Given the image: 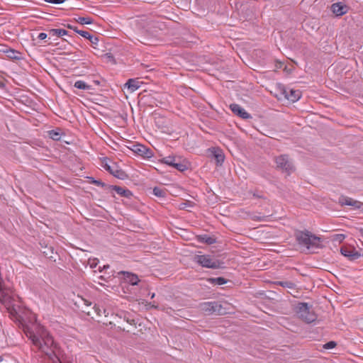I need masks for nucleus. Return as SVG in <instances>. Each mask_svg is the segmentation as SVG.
Returning <instances> with one entry per match:
<instances>
[{"mask_svg":"<svg viewBox=\"0 0 363 363\" xmlns=\"http://www.w3.org/2000/svg\"><path fill=\"white\" fill-rule=\"evenodd\" d=\"M24 316H26L28 322L32 324L30 327L26 326V331L24 330V333L30 340L33 345L53 362L55 360L60 362V348L50 333L45 327L37 323L35 314L24 308Z\"/></svg>","mask_w":363,"mask_h":363,"instance_id":"1","label":"nucleus"},{"mask_svg":"<svg viewBox=\"0 0 363 363\" xmlns=\"http://www.w3.org/2000/svg\"><path fill=\"white\" fill-rule=\"evenodd\" d=\"M296 238L298 244L306 247L308 250L313 251L314 250L322 247V241L320 238L317 237L308 231H301L297 233Z\"/></svg>","mask_w":363,"mask_h":363,"instance_id":"2","label":"nucleus"},{"mask_svg":"<svg viewBox=\"0 0 363 363\" xmlns=\"http://www.w3.org/2000/svg\"><path fill=\"white\" fill-rule=\"evenodd\" d=\"M194 261L203 267L211 269H218L222 265L218 259L206 255H197L194 256Z\"/></svg>","mask_w":363,"mask_h":363,"instance_id":"3","label":"nucleus"},{"mask_svg":"<svg viewBox=\"0 0 363 363\" xmlns=\"http://www.w3.org/2000/svg\"><path fill=\"white\" fill-rule=\"evenodd\" d=\"M162 162L169 166H171L180 172L187 169L189 164L187 161L180 157L168 156L162 160Z\"/></svg>","mask_w":363,"mask_h":363,"instance_id":"4","label":"nucleus"},{"mask_svg":"<svg viewBox=\"0 0 363 363\" xmlns=\"http://www.w3.org/2000/svg\"><path fill=\"white\" fill-rule=\"evenodd\" d=\"M296 312L299 318L307 323H311L315 320V313L310 309L307 303H299Z\"/></svg>","mask_w":363,"mask_h":363,"instance_id":"5","label":"nucleus"},{"mask_svg":"<svg viewBox=\"0 0 363 363\" xmlns=\"http://www.w3.org/2000/svg\"><path fill=\"white\" fill-rule=\"evenodd\" d=\"M277 168L279 169L288 174L294 171V166L292 162L288 158L286 155H280L275 159Z\"/></svg>","mask_w":363,"mask_h":363,"instance_id":"6","label":"nucleus"},{"mask_svg":"<svg viewBox=\"0 0 363 363\" xmlns=\"http://www.w3.org/2000/svg\"><path fill=\"white\" fill-rule=\"evenodd\" d=\"M200 307H201V310L208 315H210V314L220 315L222 313L221 306L216 301L206 302V303H201Z\"/></svg>","mask_w":363,"mask_h":363,"instance_id":"7","label":"nucleus"},{"mask_svg":"<svg viewBox=\"0 0 363 363\" xmlns=\"http://www.w3.org/2000/svg\"><path fill=\"white\" fill-rule=\"evenodd\" d=\"M281 92L284 95V98L291 102L297 101L301 96V94L299 90L290 88L283 87L281 89Z\"/></svg>","mask_w":363,"mask_h":363,"instance_id":"8","label":"nucleus"},{"mask_svg":"<svg viewBox=\"0 0 363 363\" xmlns=\"http://www.w3.org/2000/svg\"><path fill=\"white\" fill-rule=\"evenodd\" d=\"M338 203L341 206H352L354 209L360 208L362 206V203L354 200L352 198L341 196L338 199Z\"/></svg>","mask_w":363,"mask_h":363,"instance_id":"9","label":"nucleus"},{"mask_svg":"<svg viewBox=\"0 0 363 363\" xmlns=\"http://www.w3.org/2000/svg\"><path fill=\"white\" fill-rule=\"evenodd\" d=\"M340 253L350 261H354L360 257V254L354 248L346 246L340 248Z\"/></svg>","mask_w":363,"mask_h":363,"instance_id":"10","label":"nucleus"},{"mask_svg":"<svg viewBox=\"0 0 363 363\" xmlns=\"http://www.w3.org/2000/svg\"><path fill=\"white\" fill-rule=\"evenodd\" d=\"M104 167L116 178L123 179L125 177V172L123 170L119 169L114 163H106L104 164Z\"/></svg>","mask_w":363,"mask_h":363,"instance_id":"11","label":"nucleus"},{"mask_svg":"<svg viewBox=\"0 0 363 363\" xmlns=\"http://www.w3.org/2000/svg\"><path fill=\"white\" fill-rule=\"evenodd\" d=\"M132 150L137 155L145 158H150L152 156V152L145 146L136 144L133 146Z\"/></svg>","mask_w":363,"mask_h":363,"instance_id":"12","label":"nucleus"},{"mask_svg":"<svg viewBox=\"0 0 363 363\" xmlns=\"http://www.w3.org/2000/svg\"><path fill=\"white\" fill-rule=\"evenodd\" d=\"M231 111L242 118L247 119L251 118L250 115L240 105L233 104L230 106Z\"/></svg>","mask_w":363,"mask_h":363,"instance_id":"13","label":"nucleus"},{"mask_svg":"<svg viewBox=\"0 0 363 363\" xmlns=\"http://www.w3.org/2000/svg\"><path fill=\"white\" fill-rule=\"evenodd\" d=\"M333 12L336 16H342L347 12V6L341 2L335 3L331 6Z\"/></svg>","mask_w":363,"mask_h":363,"instance_id":"14","label":"nucleus"},{"mask_svg":"<svg viewBox=\"0 0 363 363\" xmlns=\"http://www.w3.org/2000/svg\"><path fill=\"white\" fill-rule=\"evenodd\" d=\"M209 152L212 154L218 165H221L225 160V156L223 151L219 148H211Z\"/></svg>","mask_w":363,"mask_h":363,"instance_id":"15","label":"nucleus"},{"mask_svg":"<svg viewBox=\"0 0 363 363\" xmlns=\"http://www.w3.org/2000/svg\"><path fill=\"white\" fill-rule=\"evenodd\" d=\"M142 82L135 79H130L125 84V87L128 88L130 92H134L140 87Z\"/></svg>","mask_w":363,"mask_h":363,"instance_id":"16","label":"nucleus"},{"mask_svg":"<svg viewBox=\"0 0 363 363\" xmlns=\"http://www.w3.org/2000/svg\"><path fill=\"white\" fill-rule=\"evenodd\" d=\"M9 313L11 319L18 323V326L21 327L23 325V318L19 312L16 311V309L13 307L9 309Z\"/></svg>","mask_w":363,"mask_h":363,"instance_id":"17","label":"nucleus"},{"mask_svg":"<svg viewBox=\"0 0 363 363\" xmlns=\"http://www.w3.org/2000/svg\"><path fill=\"white\" fill-rule=\"evenodd\" d=\"M120 273L124 275V279L131 285H137L140 281L138 276L135 274L125 272H121Z\"/></svg>","mask_w":363,"mask_h":363,"instance_id":"18","label":"nucleus"},{"mask_svg":"<svg viewBox=\"0 0 363 363\" xmlns=\"http://www.w3.org/2000/svg\"><path fill=\"white\" fill-rule=\"evenodd\" d=\"M111 189L114 190L118 194L125 198H130L132 196V193L128 189H123L117 186H110Z\"/></svg>","mask_w":363,"mask_h":363,"instance_id":"19","label":"nucleus"},{"mask_svg":"<svg viewBox=\"0 0 363 363\" xmlns=\"http://www.w3.org/2000/svg\"><path fill=\"white\" fill-rule=\"evenodd\" d=\"M67 30L64 29H50L48 30L50 38L51 37H61L67 35Z\"/></svg>","mask_w":363,"mask_h":363,"instance_id":"20","label":"nucleus"},{"mask_svg":"<svg viewBox=\"0 0 363 363\" xmlns=\"http://www.w3.org/2000/svg\"><path fill=\"white\" fill-rule=\"evenodd\" d=\"M70 28L73 29L75 32L78 33L79 35L83 36L85 38L89 39L91 43H95V41L97 40L96 38H94L89 32L84 30H78L72 26H69Z\"/></svg>","mask_w":363,"mask_h":363,"instance_id":"21","label":"nucleus"},{"mask_svg":"<svg viewBox=\"0 0 363 363\" xmlns=\"http://www.w3.org/2000/svg\"><path fill=\"white\" fill-rule=\"evenodd\" d=\"M41 250L42 252L48 258H53L52 255L54 254V249L52 247L48 245L43 246V245H41Z\"/></svg>","mask_w":363,"mask_h":363,"instance_id":"22","label":"nucleus"},{"mask_svg":"<svg viewBox=\"0 0 363 363\" xmlns=\"http://www.w3.org/2000/svg\"><path fill=\"white\" fill-rule=\"evenodd\" d=\"M6 53V56L11 59L14 60H21V53L20 52L16 51L14 50H7L5 51Z\"/></svg>","mask_w":363,"mask_h":363,"instance_id":"23","label":"nucleus"},{"mask_svg":"<svg viewBox=\"0 0 363 363\" xmlns=\"http://www.w3.org/2000/svg\"><path fill=\"white\" fill-rule=\"evenodd\" d=\"M74 86L77 89L82 90H89L91 87L90 85L87 84L85 82L82 80L75 82Z\"/></svg>","mask_w":363,"mask_h":363,"instance_id":"24","label":"nucleus"},{"mask_svg":"<svg viewBox=\"0 0 363 363\" xmlns=\"http://www.w3.org/2000/svg\"><path fill=\"white\" fill-rule=\"evenodd\" d=\"M208 281L214 285H223L227 282L226 280L223 277L210 278L208 279Z\"/></svg>","mask_w":363,"mask_h":363,"instance_id":"25","label":"nucleus"},{"mask_svg":"<svg viewBox=\"0 0 363 363\" xmlns=\"http://www.w3.org/2000/svg\"><path fill=\"white\" fill-rule=\"evenodd\" d=\"M77 21L81 24H91L92 18L90 17H79Z\"/></svg>","mask_w":363,"mask_h":363,"instance_id":"26","label":"nucleus"},{"mask_svg":"<svg viewBox=\"0 0 363 363\" xmlns=\"http://www.w3.org/2000/svg\"><path fill=\"white\" fill-rule=\"evenodd\" d=\"M346 238L344 234H335L332 236L331 240L333 242H342Z\"/></svg>","mask_w":363,"mask_h":363,"instance_id":"27","label":"nucleus"},{"mask_svg":"<svg viewBox=\"0 0 363 363\" xmlns=\"http://www.w3.org/2000/svg\"><path fill=\"white\" fill-rule=\"evenodd\" d=\"M153 194L157 197H164L165 191L159 187H155L153 189Z\"/></svg>","mask_w":363,"mask_h":363,"instance_id":"28","label":"nucleus"},{"mask_svg":"<svg viewBox=\"0 0 363 363\" xmlns=\"http://www.w3.org/2000/svg\"><path fill=\"white\" fill-rule=\"evenodd\" d=\"M49 136L50 138H52L54 140H58L60 138V133L55 130H50L49 131Z\"/></svg>","mask_w":363,"mask_h":363,"instance_id":"29","label":"nucleus"},{"mask_svg":"<svg viewBox=\"0 0 363 363\" xmlns=\"http://www.w3.org/2000/svg\"><path fill=\"white\" fill-rule=\"evenodd\" d=\"M336 342H334V341H330L328 342H327L326 344L324 345L323 347L325 349H333L334 348L335 346H336Z\"/></svg>","mask_w":363,"mask_h":363,"instance_id":"30","label":"nucleus"},{"mask_svg":"<svg viewBox=\"0 0 363 363\" xmlns=\"http://www.w3.org/2000/svg\"><path fill=\"white\" fill-rule=\"evenodd\" d=\"M279 284L282 286L287 287V288H289V289H292L294 286V284L292 282H289V281H281Z\"/></svg>","mask_w":363,"mask_h":363,"instance_id":"31","label":"nucleus"},{"mask_svg":"<svg viewBox=\"0 0 363 363\" xmlns=\"http://www.w3.org/2000/svg\"><path fill=\"white\" fill-rule=\"evenodd\" d=\"M201 240L203 242L208 244H212L213 242V239L207 236L201 237Z\"/></svg>","mask_w":363,"mask_h":363,"instance_id":"32","label":"nucleus"},{"mask_svg":"<svg viewBox=\"0 0 363 363\" xmlns=\"http://www.w3.org/2000/svg\"><path fill=\"white\" fill-rule=\"evenodd\" d=\"M45 2L52 4H60L64 3L66 0H44Z\"/></svg>","mask_w":363,"mask_h":363,"instance_id":"33","label":"nucleus"},{"mask_svg":"<svg viewBox=\"0 0 363 363\" xmlns=\"http://www.w3.org/2000/svg\"><path fill=\"white\" fill-rule=\"evenodd\" d=\"M48 33H40L38 34V38L40 39V40H45L47 37H48Z\"/></svg>","mask_w":363,"mask_h":363,"instance_id":"34","label":"nucleus"},{"mask_svg":"<svg viewBox=\"0 0 363 363\" xmlns=\"http://www.w3.org/2000/svg\"><path fill=\"white\" fill-rule=\"evenodd\" d=\"M89 264L91 268L96 267L97 265V262L96 259H94L92 261H89Z\"/></svg>","mask_w":363,"mask_h":363,"instance_id":"35","label":"nucleus"},{"mask_svg":"<svg viewBox=\"0 0 363 363\" xmlns=\"http://www.w3.org/2000/svg\"><path fill=\"white\" fill-rule=\"evenodd\" d=\"M188 206H189V205H188V203H187L184 202V203H182L179 205V208H180V209H184V208H186Z\"/></svg>","mask_w":363,"mask_h":363,"instance_id":"36","label":"nucleus"},{"mask_svg":"<svg viewBox=\"0 0 363 363\" xmlns=\"http://www.w3.org/2000/svg\"><path fill=\"white\" fill-rule=\"evenodd\" d=\"M93 183L97 186H104V184L103 182H101V181L94 180L93 182Z\"/></svg>","mask_w":363,"mask_h":363,"instance_id":"37","label":"nucleus"},{"mask_svg":"<svg viewBox=\"0 0 363 363\" xmlns=\"http://www.w3.org/2000/svg\"><path fill=\"white\" fill-rule=\"evenodd\" d=\"M82 301L85 306H91V302H89V301L82 299Z\"/></svg>","mask_w":363,"mask_h":363,"instance_id":"38","label":"nucleus"},{"mask_svg":"<svg viewBox=\"0 0 363 363\" xmlns=\"http://www.w3.org/2000/svg\"><path fill=\"white\" fill-rule=\"evenodd\" d=\"M93 309L95 311V312H96V313L97 315H100V312H101V311H100V309H99L98 307H96V306H95L93 308Z\"/></svg>","mask_w":363,"mask_h":363,"instance_id":"39","label":"nucleus"},{"mask_svg":"<svg viewBox=\"0 0 363 363\" xmlns=\"http://www.w3.org/2000/svg\"><path fill=\"white\" fill-rule=\"evenodd\" d=\"M147 306L148 308H157V306H155V305H154V304H152V303H148V304L147 305Z\"/></svg>","mask_w":363,"mask_h":363,"instance_id":"40","label":"nucleus"},{"mask_svg":"<svg viewBox=\"0 0 363 363\" xmlns=\"http://www.w3.org/2000/svg\"><path fill=\"white\" fill-rule=\"evenodd\" d=\"M359 232H360V235H361V236H362V237H363V228L360 229V230H359Z\"/></svg>","mask_w":363,"mask_h":363,"instance_id":"41","label":"nucleus"},{"mask_svg":"<svg viewBox=\"0 0 363 363\" xmlns=\"http://www.w3.org/2000/svg\"><path fill=\"white\" fill-rule=\"evenodd\" d=\"M84 312L86 313L87 315H91V312L89 311H84Z\"/></svg>","mask_w":363,"mask_h":363,"instance_id":"42","label":"nucleus"},{"mask_svg":"<svg viewBox=\"0 0 363 363\" xmlns=\"http://www.w3.org/2000/svg\"><path fill=\"white\" fill-rule=\"evenodd\" d=\"M155 294L153 293L152 295H151V298H153L155 297Z\"/></svg>","mask_w":363,"mask_h":363,"instance_id":"43","label":"nucleus"},{"mask_svg":"<svg viewBox=\"0 0 363 363\" xmlns=\"http://www.w3.org/2000/svg\"><path fill=\"white\" fill-rule=\"evenodd\" d=\"M2 360L1 357H0V362Z\"/></svg>","mask_w":363,"mask_h":363,"instance_id":"44","label":"nucleus"},{"mask_svg":"<svg viewBox=\"0 0 363 363\" xmlns=\"http://www.w3.org/2000/svg\"><path fill=\"white\" fill-rule=\"evenodd\" d=\"M60 363H62V362H60Z\"/></svg>","mask_w":363,"mask_h":363,"instance_id":"45","label":"nucleus"}]
</instances>
